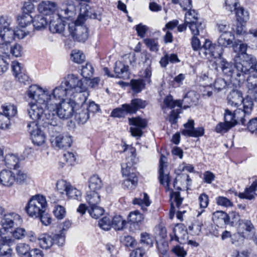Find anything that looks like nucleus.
<instances>
[{"label":"nucleus","mask_w":257,"mask_h":257,"mask_svg":"<svg viewBox=\"0 0 257 257\" xmlns=\"http://www.w3.org/2000/svg\"><path fill=\"white\" fill-rule=\"evenodd\" d=\"M15 182V173L8 170H3L0 172V184L5 187H11Z\"/></svg>","instance_id":"4be33fe9"},{"label":"nucleus","mask_w":257,"mask_h":257,"mask_svg":"<svg viewBox=\"0 0 257 257\" xmlns=\"http://www.w3.org/2000/svg\"><path fill=\"white\" fill-rule=\"evenodd\" d=\"M144 217L143 214L138 211H135L130 213L128 217V222L131 224H139L144 219Z\"/></svg>","instance_id":"de8ad7c7"},{"label":"nucleus","mask_w":257,"mask_h":257,"mask_svg":"<svg viewBox=\"0 0 257 257\" xmlns=\"http://www.w3.org/2000/svg\"><path fill=\"white\" fill-rule=\"evenodd\" d=\"M141 243L148 247H151L153 244V239L147 232L142 233L141 234Z\"/></svg>","instance_id":"338daca9"},{"label":"nucleus","mask_w":257,"mask_h":257,"mask_svg":"<svg viewBox=\"0 0 257 257\" xmlns=\"http://www.w3.org/2000/svg\"><path fill=\"white\" fill-rule=\"evenodd\" d=\"M40 246L44 249L50 248L53 244L56 243L58 246H62L65 241V236L62 231L59 234H51L44 233L38 237Z\"/></svg>","instance_id":"1a4fd4ad"},{"label":"nucleus","mask_w":257,"mask_h":257,"mask_svg":"<svg viewBox=\"0 0 257 257\" xmlns=\"http://www.w3.org/2000/svg\"><path fill=\"white\" fill-rule=\"evenodd\" d=\"M67 196L72 199L79 200L81 198V193L75 188H73L71 185L69 187L66 194Z\"/></svg>","instance_id":"0e129e2a"},{"label":"nucleus","mask_w":257,"mask_h":257,"mask_svg":"<svg viewBox=\"0 0 257 257\" xmlns=\"http://www.w3.org/2000/svg\"><path fill=\"white\" fill-rule=\"evenodd\" d=\"M187 235V231L183 225H177L173 229V234H170L171 240H175L179 242V239H184Z\"/></svg>","instance_id":"2f4dec72"},{"label":"nucleus","mask_w":257,"mask_h":257,"mask_svg":"<svg viewBox=\"0 0 257 257\" xmlns=\"http://www.w3.org/2000/svg\"><path fill=\"white\" fill-rule=\"evenodd\" d=\"M68 30L73 38L78 42H84L88 37V29L85 26L71 22L68 24Z\"/></svg>","instance_id":"f8f14e48"},{"label":"nucleus","mask_w":257,"mask_h":257,"mask_svg":"<svg viewBox=\"0 0 257 257\" xmlns=\"http://www.w3.org/2000/svg\"><path fill=\"white\" fill-rule=\"evenodd\" d=\"M144 43L152 52H157L159 49L158 39L157 38H146Z\"/></svg>","instance_id":"49530a36"},{"label":"nucleus","mask_w":257,"mask_h":257,"mask_svg":"<svg viewBox=\"0 0 257 257\" xmlns=\"http://www.w3.org/2000/svg\"><path fill=\"white\" fill-rule=\"evenodd\" d=\"M76 14V9L73 1H66L61 6L58 16L61 18L72 20Z\"/></svg>","instance_id":"dca6fc26"},{"label":"nucleus","mask_w":257,"mask_h":257,"mask_svg":"<svg viewBox=\"0 0 257 257\" xmlns=\"http://www.w3.org/2000/svg\"><path fill=\"white\" fill-rule=\"evenodd\" d=\"M223 52V49L222 47L206 39L200 50V56L203 58L209 60L221 59Z\"/></svg>","instance_id":"6e6552de"},{"label":"nucleus","mask_w":257,"mask_h":257,"mask_svg":"<svg viewBox=\"0 0 257 257\" xmlns=\"http://www.w3.org/2000/svg\"><path fill=\"white\" fill-rule=\"evenodd\" d=\"M133 202L134 204H137L141 206L144 210H146L147 207L150 206L151 204L149 197L146 193H144L143 195H141L140 198H135Z\"/></svg>","instance_id":"79ce46f5"},{"label":"nucleus","mask_w":257,"mask_h":257,"mask_svg":"<svg viewBox=\"0 0 257 257\" xmlns=\"http://www.w3.org/2000/svg\"><path fill=\"white\" fill-rule=\"evenodd\" d=\"M27 127L28 131L31 135L32 142L34 144L37 146H41L45 143V134L39 128L36 122H28Z\"/></svg>","instance_id":"ddd939ff"},{"label":"nucleus","mask_w":257,"mask_h":257,"mask_svg":"<svg viewBox=\"0 0 257 257\" xmlns=\"http://www.w3.org/2000/svg\"><path fill=\"white\" fill-rule=\"evenodd\" d=\"M167 158L163 155H161L159 163V179L161 184L165 185L169 189L170 178L168 172L165 173L164 168L166 167Z\"/></svg>","instance_id":"aec40b11"},{"label":"nucleus","mask_w":257,"mask_h":257,"mask_svg":"<svg viewBox=\"0 0 257 257\" xmlns=\"http://www.w3.org/2000/svg\"><path fill=\"white\" fill-rule=\"evenodd\" d=\"M242 58L245 59V63L242 65V69L239 70L242 71L243 70L244 77H246L247 74L257 75V62L255 58L253 56L247 55H244Z\"/></svg>","instance_id":"a211bd4d"},{"label":"nucleus","mask_w":257,"mask_h":257,"mask_svg":"<svg viewBox=\"0 0 257 257\" xmlns=\"http://www.w3.org/2000/svg\"><path fill=\"white\" fill-rule=\"evenodd\" d=\"M239 233H242L244 237L253 239L255 234V228L250 220H241L237 226Z\"/></svg>","instance_id":"f3484780"},{"label":"nucleus","mask_w":257,"mask_h":257,"mask_svg":"<svg viewBox=\"0 0 257 257\" xmlns=\"http://www.w3.org/2000/svg\"><path fill=\"white\" fill-rule=\"evenodd\" d=\"M75 101H73L72 98H69L67 101H62V102H57L56 108L54 110H49L47 108V111L53 113L56 116L57 119V126L58 128L53 127L55 131H58L60 130V126H58V117L61 119H68L70 118L73 114L75 108Z\"/></svg>","instance_id":"39448f33"},{"label":"nucleus","mask_w":257,"mask_h":257,"mask_svg":"<svg viewBox=\"0 0 257 257\" xmlns=\"http://www.w3.org/2000/svg\"><path fill=\"white\" fill-rule=\"evenodd\" d=\"M253 107V102L252 98L247 95L244 101L243 108H238L234 111L235 118L237 123L245 125V122L249 119Z\"/></svg>","instance_id":"9d476101"},{"label":"nucleus","mask_w":257,"mask_h":257,"mask_svg":"<svg viewBox=\"0 0 257 257\" xmlns=\"http://www.w3.org/2000/svg\"><path fill=\"white\" fill-rule=\"evenodd\" d=\"M33 26L37 30H42L45 29L48 25V21L47 18L42 15L36 16L33 20Z\"/></svg>","instance_id":"58836bf2"},{"label":"nucleus","mask_w":257,"mask_h":257,"mask_svg":"<svg viewBox=\"0 0 257 257\" xmlns=\"http://www.w3.org/2000/svg\"><path fill=\"white\" fill-rule=\"evenodd\" d=\"M181 133L185 136L197 138L202 136L204 134V129L202 127L194 128L192 130H183Z\"/></svg>","instance_id":"c03bdc74"},{"label":"nucleus","mask_w":257,"mask_h":257,"mask_svg":"<svg viewBox=\"0 0 257 257\" xmlns=\"http://www.w3.org/2000/svg\"><path fill=\"white\" fill-rule=\"evenodd\" d=\"M128 121L130 124L132 125L130 127L132 135L134 137H141L143 134L142 130L147 125L146 120L138 117L129 118Z\"/></svg>","instance_id":"2eb2a0df"},{"label":"nucleus","mask_w":257,"mask_h":257,"mask_svg":"<svg viewBox=\"0 0 257 257\" xmlns=\"http://www.w3.org/2000/svg\"><path fill=\"white\" fill-rule=\"evenodd\" d=\"M47 202L45 196L38 194L32 196L25 207V210L29 216L38 218L46 211Z\"/></svg>","instance_id":"20e7f679"},{"label":"nucleus","mask_w":257,"mask_h":257,"mask_svg":"<svg viewBox=\"0 0 257 257\" xmlns=\"http://www.w3.org/2000/svg\"><path fill=\"white\" fill-rule=\"evenodd\" d=\"M61 17L58 15L50 21L49 30L52 33L62 34L65 30V24Z\"/></svg>","instance_id":"5701e85b"},{"label":"nucleus","mask_w":257,"mask_h":257,"mask_svg":"<svg viewBox=\"0 0 257 257\" xmlns=\"http://www.w3.org/2000/svg\"><path fill=\"white\" fill-rule=\"evenodd\" d=\"M182 102L179 100H174L171 95L166 96L163 101V104L162 105L163 109L166 108L174 109L175 107L181 108Z\"/></svg>","instance_id":"473e14b6"},{"label":"nucleus","mask_w":257,"mask_h":257,"mask_svg":"<svg viewBox=\"0 0 257 257\" xmlns=\"http://www.w3.org/2000/svg\"><path fill=\"white\" fill-rule=\"evenodd\" d=\"M57 4L53 2L44 1L38 6V10L40 13L45 15L52 14L56 9Z\"/></svg>","instance_id":"b1692460"},{"label":"nucleus","mask_w":257,"mask_h":257,"mask_svg":"<svg viewBox=\"0 0 257 257\" xmlns=\"http://www.w3.org/2000/svg\"><path fill=\"white\" fill-rule=\"evenodd\" d=\"M188 25L193 36H197L199 34L200 30L203 29V27L201 23L196 22H192L191 23H186Z\"/></svg>","instance_id":"6e6d98bb"},{"label":"nucleus","mask_w":257,"mask_h":257,"mask_svg":"<svg viewBox=\"0 0 257 257\" xmlns=\"http://www.w3.org/2000/svg\"><path fill=\"white\" fill-rule=\"evenodd\" d=\"M224 117L225 122L226 123L231 125V127L237 124V120L235 118L234 112L232 113L229 109L225 110Z\"/></svg>","instance_id":"13d9d810"},{"label":"nucleus","mask_w":257,"mask_h":257,"mask_svg":"<svg viewBox=\"0 0 257 257\" xmlns=\"http://www.w3.org/2000/svg\"><path fill=\"white\" fill-rule=\"evenodd\" d=\"M126 225V221L120 215H115L111 219V226L116 230H123Z\"/></svg>","instance_id":"ea45409f"},{"label":"nucleus","mask_w":257,"mask_h":257,"mask_svg":"<svg viewBox=\"0 0 257 257\" xmlns=\"http://www.w3.org/2000/svg\"><path fill=\"white\" fill-rule=\"evenodd\" d=\"M3 113L7 115L10 118L17 113V109L13 104H5L2 106Z\"/></svg>","instance_id":"3c124183"},{"label":"nucleus","mask_w":257,"mask_h":257,"mask_svg":"<svg viewBox=\"0 0 257 257\" xmlns=\"http://www.w3.org/2000/svg\"><path fill=\"white\" fill-rule=\"evenodd\" d=\"M102 185V181L98 175H93L90 178L89 188L91 191H97L101 188Z\"/></svg>","instance_id":"a19ab883"},{"label":"nucleus","mask_w":257,"mask_h":257,"mask_svg":"<svg viewBox=\"0 0 257 257\" xmlns=\"http://www.w3.org/2000/svg\"><path fill=\"white\" fill-rule=\"evenodd\" d=\"M27 112L30 118L34 122H43V124L48 127L49 131H53V127L58 128L56 116L53 113L48 112L47 108L43 106V103L29 102Z\"/></svg>","instance_id":"f03ea898"},{"label":"nucleus","mask_w":257,"mask_h":257,"mask_svg":"<svg viewBox=\"0 0 257 257\" xmlns=\"http://www.w3.org/2000/svg\"><path fill=\"white\" fill-rule=\"evenodd\" d=\"M22 222L21 216L17 213L12 212L5 214L1 221V225L5 231H7L14 226L19 225Z\"/></svg>","instance_id":"4468645a"},{"label":"nucleus","mask_w":257,"mask_h":257,"mask_svg":"<svg viewBox=\"0 0 257 257\" xmlns=\"http://www.w3.org/2000/svg\"><path fill=\"white\" fill-rule=\"evenodd\" d=\"M245 99L246 97L243 98L242 92L238 90H232L227 97L228 104L236 107H238L241 104L243 105Z\"/></svg>","instance_id":"6ab92c4d"},{"label":"nucleus","mask_w":257,"mask_h":257,"mask_svg":"<svg viewBox=\"0 0 257 257\" xmlns=\"http://www.w3.org/2000/svg\"><path fill=\"white\" fill-rule=\"evenodd\" d=\"M252 179L254 180L251 186L245 189L244 192L240 193L238 194V197L241 199H247L251 200L254 198V195L255 191H257V177L253 176Z\"/></svg>","instance_id":"bb28decb"},{"label":"nucleus","mask_w":257,"mask_h":257,"mask_svg":"<svg viewBox=\"0 0 257 257\" xmlns=\"http://www.w3.org/2000/svg\"><path fill=\"white\" fill-rule=\"evenodd\" d=\"M89 118V114L85 106H81V108L77 109L75 114V119L78 123L84 124Z\"/></svg>","instance_id":"72a5a7b5"},{"label":"nucleus","mask_w":257,"mask_h":257,"mask_svg":"<svg viewBox=\"0 0 257 257\" xmlns=\"http://www.w3.org/2000/svg\"><path fill=\"white\" fill-rule=\"evenodd\" d=\"M227 213L222 211H217L215 212L212 215V220L216 223L220 224L223 222L225 224L227 218Z\"/></svg>","instance_id":"864d4df0"},{"label":"nucleus","mask_w":257,"mask_h":257,"mask_svg":"<svg viewBox=\"0 0 257 257\" xmlns=\"http://www.w3.org/2000/svg\"><path fill=\"white\" fill-rule=\"evenodd\" d=\"M220 65L223 73L230 77L231 81L236 80L237 84L239 85L245 81V77L244 76L243 70L242 71L237 69L236 61L235 60L234 64L232 65L224 59H221Z\"/></svg>","instance_id":"0eeeda50"},{"label":"nucleus","mask_w":257,"mask_h":257,"mask_svg":"<svg viewBox=\"0 0 257 257\" xmlns=\"http://www.w3.org/2000/svg\"><path fill=\"white\" fill-rule=\"evenodd\" d=\"M88 212L93 218L97 219L103 214L104 209L97 205H95L89 207Z\"/></svg>","instance_id":"5fc2aeb1"},{"label":"nucleus","mask_w":257,"mask_h":257,"mask_svg":"<svg viewBox=\"0 0 257 257\" xmlns=\"http://www.w3.org/2000/svg\"><path fill=\"white\" fill-rule=\"evenodd\" d=\"M114 71L118 78L125 79L129 76L128 66L120 61L116 62Z\"/></svg>","instance_id":"c756f323"},{"label":"nucleus","mask_w":257,"mask_h":257,"mask_svg":"<svg viewBox=\"0 0 257 257\" xmlns=\"http://www.w3.org/2000/svg\"><path fill=\"white\" fill-rule=\"evenodd\" d=\"M227 215L225 224L232 226L238 225L239 222L241 221L239 214L235 211L230 212Z\"/></svg>","instance_id":"a18cd8bd"},{"label":"nucleus","mask_w":257,"mask_h":257,"mask_svg":"<svg viewBox=\"0 0 257 257\" xmlns=\"http://www.w3.org/2000/svg\"><path fill=\"white\" fill-rule=\"evenodd\" d=\"M235 16L237 21L240 24L246 23L249 18L248 12L240 6L235 10Z\"/></svg>","instance_id":"c9c22d12"},{"label":"nucleus","mask_w":257,"mask_h":257,"mask_svg":"<svg viewBox=\"0 0 257 257\" xmlns=\"http://www.w3.org/2000/svg\"><path fill=\"white\" fill-rule=\"evenodd\" d=\"M33 21V17L29 14H24L18 17V22L19 26L22 28H25L31 25Z\"/></svg>","instance_id":"8fccbe9b"},{"label":"nucleus","mask_w":257,"mask_h":257,"mask_svg":"<svg viewBox=\"0 0 257 257\" xmlns=\"http://www.w3.org/2000/svg\"><path fill=\"white\" fill-rule=\"evenodd\" d=\"M188 11L185 14V23L196 22L198 20V14L195 10H191V8L187 9Z\"/></svg>","instance_id":"774afa93"},{"label":"nucleus","mask_w":257,"mask_h":257,"mask_svg":"<svg viewBox=\"0 0 257 257\" xmlns=\"http://www.w3.org/2000/svg\"><path fill=\"white\" fill-rule=\"evenodd\" d=\"M234 36L232 32L223 33H222L218 39V43L222 48L223 47H226L231 45L234 46Z\"/></svg>","instance_id":"7c9ffc66"},{"label":"nucleus","mask_w":257,"mask_h":257,"mask_svg":"<svg viewBox=\"0 0 257 257\" xmlns=\"http://www.w3.org/2000/svg\"><path fill=\"white\" fill-rule=\"evenodd\" d=\"M131 88L135 93H139L145 87L143 79H133L130 82Z\"/></svg>","instance_id":"09e8293b"},{"label":"nucleus","mask_w":257,"mask_h":257,"mask_svg":"<svg viewBox=\"0 0 257 257\" xmlns=\"http://www.w3.org/2000/svg\"><path fill=\"white\" fill-rule=\"evenodd\" d=\"M27 94L33 99V102L43 103V106L49 110H54L56 108L57 102L52 101L50 92L43 89L38 85H33L30 86Z\"/></svg>","instance_id":"7ed1b4c3"},{"label":"nucleus","mask_w":257,"mask_h":257,"mask_svg":"<svg viewBox=\"0 0 257 257\" xmlns=\"http://www.w3.org/2000/svg\"><path fill=\"white\" fill-rule=\"evenodd\" d=\"M148 105L147 101L141 98H135L131 100L130 104H123V107L128 113H135L139 109L144 108Z\"/></svg>","instance_id":"412c9836"},{"label":"nucleus","mask_w":257,"mask_h":257,"mask_svg":"<svg viewBox=\"0 0 257 257\" xmlns=\"http://www.w3.org/2000/svg\"><path fill=\"white\" fill-rule=\"evenodd\" d=\"M248 76L246 79V87L248 93L252 94L253 91L257 89V75L247 74Z\"/></svg>","instance_id":"37998d69"},{"label":"nucleus","mask_w":257,"mask_h":257,"mask_svg":"<svg viewBox=\"0 0 257 257\" xmlns=\"http://www.w3.org/2000/svg\"><path fill=\"white\" fill-rule=\"evenodd\" d=\"M71 184L67 181L61 180L58 181L56 184L57 191L61 194H66Z\"/></svg>","instance_id":"052dcab7"},{"label":"nucleus","mask_w":257,"mask_h":257,"mask_svg":"<svg viewBox=\"0 0 257 257\" xmlns=\"http://www.w3.org/2000/svg\"><path fill=\"white\" fill-rule=\"evenodd\" d=\"M72 143L71 137L67 134L60 135L55 138V144L61 149H66L71 146Z\"/></svg>","instance_id":"c85d7f7f"},{"label":"nucleus","mask_w":257,"mask_h":257,"mask_svg":"<svg viewBox=\"0 0 257 257\" xmlns=\"http://www.w3.org/2000/svg\"><path fill=\"white\" fill-rule=\"evenodd\" d=\"M85 197L89 207L97 205L100 202V196L96 191H87Z\"/></svg>","instance_id":"4c0bfd02"},{"label":"nucleus","mask_w":257,"mask_h":257,"mask_svg":"<svg viewBox=\"0 0 257 257\" xmlns=\"http://www.w3.org/2000/svg\"><path fill=\"white\" fill-rule=\"evenodd\" d=\"M12 19L7 16H0V46H7L15 39V31L11 27Z\"/></svg>","instance_id":"423d86ee"},{"label":"nucleus","mask_w":257,"mask_h":257,"mask_svg":"<svg viewBox=\"0 0 257 257\" xmlns=\"http://www.w3.org/2000/svg\"><path fill=\"white\" fill-rule=\"evenodd\" d=\"M170 200H171V208L170 210V217L172 219L174 216L175 212V208L174 207V203H175L176 207L178 208H180V205L182 204L183 200V198L180 196L179 192H174L171 191L170 193Z\"/></svg>","instance_id":"393cba45"},{"label":"nucleus","mask_w":257,"mask_h":257,"mask_svg":"<svg viewBox=\"0 0 257 257\" xmlns=\"http://www.w3.org/2000/svg\"><path fill=\"white\" fill-rule=\"evenodd\" d=\"M200 92L204 98H207L212 96L214 88L211 85L200 86Z\"/></svg>","instance_id":"4d7b16f0"},{"label":"nucleus","mask_w":257,"mask_h":257,"mask_svg":"<svg viewBox=\"0 0 257 257\" xmlns=\"http://www.w3.org/2000/svg\"><path fill=\"white\" fill-rule=\"evenodd\" d=\"M181 113V108H177L173 109L168 117V120L172 125H176L179 117V114Z\"/></svg>","instance_id":"680f3d73"},{"label":"nucleus","mask_w":257,"mask_h":257,"mask_svg":"<svg viewBox=\"0 0 257 257\" xmlns=\"http://www.w3.org/2000/svg\"><path fill=\"white\" fill-rule=\"evenodd\" d=\"M4 161L5 165L10 169L16 170L19 167V159L14 154H9L6 155Z\"/></svg>","instance_id":"e433bc0d"},{"label":"nucleus","mask_w":257,"mask_h":257,"mask_svg":"<svg viewBox=\"0 0 257 257\" xmlns=\"http://www.w3.org/2000/svg\"><path fill=\"white\" fill-rule=\"evenodd\" d=\"M236 46L237 45H239V53L236 54L235 57H234V60L236 61L237 63V69H242L243 67L242 65L245 63V59L242 58V56H244V55L247 56H252L251 55H249L246 53L247 46L246 44L244 43H240V44H236V42H234V45Z\"/></svg>","instance_id":"a878e982"},{"label":"nucleus","mask_w":257,"mask_h":257,"mask_svg":"<svg viewBox=\"0 0 257 257\" xmlns=\"http://www.w3.org/2000/svg\"><path fill=\"white\" fill-rule=\"evenodd\" d=\"M239 7V3L238 0H225L224 8L230 13L235 11Z\"/></svg>","instance_id":"bf43d9fd"},{"label":"nucleus","mask_w":257,"mask_h":257,"mask_svg":"<svg viewBox=\"0 0 257 257\" xmlns=\"http://www.w3.org/2000/svg\"><path fill=\"white\" fill-rule=\"evenodd\" d=\"M103 10L101 8H90L87 6L85 9V14L88 18L97 19L100 21L102 18Z\"/></svg>","instance_id":"f704fd0d"},{"label":"nucleus","mask_w":257,"mask_h":257,"mask_svg":"<svg viewBox=\"0 0 257 257\" xmlns=\"http://www.w3.org/2000/svg\"><path fill=\"white\" fill-rule=\"evenodd\" d=\"M81 74L85 79H90L93 75L94 69L92 66L87 63L85 65L82 66Z\"/></svg>","instance_id":"603ef678"},{"label":"nucleus","mask_w":257,"mask_h":257,"mask_svg":"<svg viewBox=\"0 0 257 257\" xmlns=\"http://www.w3.org/2000/svg\"><path fill=\"white\" fill-rule=\"evenodd\" d=\"M82 90L81 91H75L74 92V95L71 97L72 100L75 101L74 106L76 107V105H80L81 106H85V104L84 103L87 100V96L84 93L86 90V87L84 85L82 82Z\"/></svg>","instance_id":"cd10ccee"},{"label":"nucleus","mask_w":257,"mask_h":257,"mask_svg":"<svg viewBox=\"0 0 257 257\" xmlns=\"http://www.w3.org/2000/svg\"><path fill=\"white\" fill-rule=\"evenodd\" d=\"M82 80L74 74L68 75L60 85L56 87L50 94L52 101H67L74 95L75 91H81Z\"/></svg>","instance_id":"f257e3e1"},{"label":"nucleus","mask_w":257,"mask_h":257,"mask_svg":"<svg viewBox=\"0 0 257 257\" xmlns=\"http://www.w3.org/2000/svg\"><path fill=\"white\" fill-rule=\"evenodd\" d=\"M18 253L21 255L28 256V253L30 250V247L26 243H19L16 247Z\"/></svg>","instance_id":"69168bd1"},{"label":"nucleus","mask_w":257,"mask_h":257,"mask_svg":"<svg viewBox=\"0 0 257 257\" xmlns=\"http://www.w3.org/2000/svg\"><path fill=\"white\" fill-rule=\"evenodd\" d=\"M122 174L125 176L127 178L123 183V186L128 189L134 188L138 181L137 174L134 172V169L132 168L130 163H123L121 165Z\"/></svg>","instance_id":"9b49d317"},{"label":"nucleus","mask_w":257,"mask_h":257,"mask_svg":"<svg viewBox=\"0 0 257 257\" xmlns=\"http://www.w3.org/2000/svg\"><path fill=\"white\" fill-rule=\"evenodd\" d=\"M13 243V240L7 237H2L0 240V251L10 250L12 249L11 247V244Z\"/></svg>","instance_id":"e2e57ef3"}]
</instances>
